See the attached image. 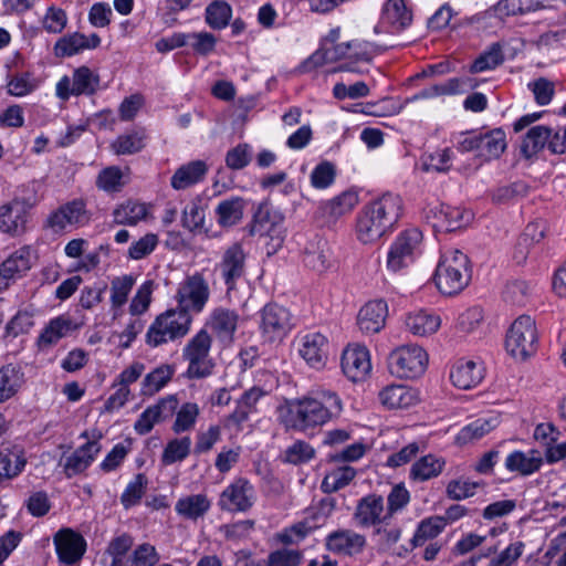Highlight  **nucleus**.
Returning a JSON list of instances; mask_svg holds the SVG:
<instances>
[{
    "mask_svg": "<svg viewBox=\"0 0 566 566\" xmlns=\"http://www.w3.org/2000/svg\"><path fill=\"white\" fill-rule=\"evenodd\" d=\"M343 410L339 396L332 390H316L311 396L293 399L279 408L286 428L306 431L337 418Z\"/></svg>",
    "mask_w": 566,
    "mask_h": 566,
    "instance_id": "nucleus-1",
    "label": "nucleus"
},
{
    "mask_svg": "<svg viewBox=\"0 0 566 566\" xmlns=\"http://www.w3.org/2000/svg\"><path fill=\"white\" fill-rule=\"evenodd\" d=\"M402 200L398 195L387 192L366 206L357 216L356 237L363 244L377 242L398 222Z\"/></svg>",
    "mask_w": 566,
    "mask_h": 566,
    "instance_id": "nucleus-2",
    "label": "nucleus"
},
{
    "mask_svg": "<svg viewBox=\"0 0 566 566\" xmlns=\"http://www.w3.org/2000/svg\"><path fill=\"white\" fill-rule=\"evenodd\" d=\"M468 256L459 250H450L442 254L436 272L434 282L444 295L461 292L471 279Z\"/></svg>",
    "mask_w": 566,
    "mask_h": 566,
    "instance_id": "nucleus-3",
    "label": "nucleus"
},
{
    "mask_svg": "<svg viewBox=\"0 0 566 566\" xmlns=\"http://www.w3.org/2000/svg\"><path fill=\"white\" fill-rule=\"evenodd\" d=\"M192 315L186 310L169 308L159 314L148 327L146 344L158 347L184 338L190 331Z\"/></svg>",
    "mask_w": 566,
    "mask_h": 566,
    "instance_id": "nucleus-4",
    "label": "nucleus"
},
{
    "mask_svg": "<svg viewBox=\"0 0 566 566\" xmlns=\"http://www.w3.org/2000/svg\"><path fill=\"white\" fill-rule=\"evenodd\" d=\"M211 346L212 337L206 328H201L187 342L182 348V358L188 363V379H202L212 374L214 363L209 357Z\"/></svg>",
    "mask_w": 566,
    "mask_h": 566,
    "instance_id": "nucleus-5",
    "label": "nucleus"
},
{
    "mask_svg": "<svg viewBox=\"0 0 566 566\" xmlns=\"http://www.w3.org/2000/svg\"><path fill=\"white\" fill-rule=\"evenodd\" d=\"M506 350L515 358L525 360L537 349L535 321L528 315L516 318L506 334Z\"/></svg>",
    "mask_w": 566,
    "mask_h": 566,
    "instance_id": "nucleus-6",
    "label": "nucleus"
},
{
    "mask_svg": "<svg viewBox=\"0 0 566 566\" xmlns=\"http://www.w3.org/2000/svg\"><path fill=\"white\" fill-rule=\"evenodd\" d=\"M31 196L14 197L6 205L0 206V231L10 235H19L25 231L29 211L38 203L35 187H29Z\"/></svg>",
    "mask_w": 566,
    "mask_h": 566,
    "instance_id": "nucleus-7",
    "label": "nucleus"
},
{
    "mask_svg": "<svg viewBox=\"0 0 566 566\" xmlns=\"http://www.w3.org/2000/svg\"><path fill=\"white\" fill-rule=\"evenodd\" d=\"M427 361V353L417 345L399 347L391 352L388 357L390 373L406 379H412L422 375Z\"/></svg>",
    "mask_w": 566,
    "mask_h": 566,
    "instance_id": "nucleus-8",
    "label": "nucleus"
},
{
    "mask_svg": "<svg viewBox=\"0 0 566 566\" xmlns=\"http://www.w3.org/2000/svg\"><path fill=\"white\" fill-rule=\"evenodd\" d=\"M422 241V233L417 228L402 231L390 245L387 254V268L400 271L413 263Z\"/></svg>",
    "mask_w": 566,
    "mask_h": 566,
    "instance_id": "nucleus-9",
    "label": "nucleus"
},
{
    "mask_svg": "<svg viewBox=\"0 0 566 566\" xmlns=\"http://www.w3.org/2000/svg\"><path fill=\"white\" fill-rule=\"evenodd\" d=\"M247 258V252L239 242L232 243L223 251L220 261L216 265V271L220 274L227 287V293L234 291L238 282L245 276Z\"/></svg>",
    "mask_w": 566,
    "mask_h": 566,
    "instance_id": "nucleus-10",
    "label": "nucleus"
},
{
    "mask_svg": "<svg viewBox=\"0 0 566 566\" xmlns=\"http://www.w3.org/2000/svg\"><path fill=\"white\" fill-rule=\"evenodd\" d=\"M210 297V289L208 282L201 273H195L187 276L180 283L177 291V302L179 310H186L188 313H201Z\"/></svg>",
    "mask_w": 566,
    "mask_h": 566,
    "instance_id": "nucleus-11",
    "label": "nucleus"
},
{
    "mask_svg": "<svg viewBox=\"0 0 566 566\" xmlns=\"http://www.w3.org/2000/svg\"><path fill=\"white\" fill-rule=\"evenodd\" d=\"M292 327V315L284 306L270 303L261 311V331L269 342L283 339Z\"/></svg>",
    "mask_w": 566,
    "mask_h": 566,
    "instance_id": "nucleus-12",
    "label": "nucleus"
},
{
    "mask_svg": "<svg viewBox=\"0 0 566 566\" xmlns=\"http://www.w3.org/2000/svg\"><path fill=\"white\" fill-rule=\"evenodd\" d=\"M179 401L176 395H167L160 398L155 405L147 407L134 423V430L139 436L149 433L155 424L170 419Z\"/></svg>",
    "mask_w": 566,
    "mask_h": 566,
    "instance_id": "nucleus-13",
    "label": "nucleus"
},
{
    "mask_svg": "<svg viewBox=\"0 0 566 566\" xmlns=\"http://www.w3.org/2000/svg\"><path fill=\"white\" fill-rule=\"evenodd\" d=\"M255 501L254 486L243 478L234 480L221 493L219 506L229 512H247Z\"/></svg>",
    "mask_w": 566,
    "mask_h": 566,
    "instance_id": "nucleus-14",
    "label": "nucleus"
},
{
    "mask_svg": "<svg viewBox=\"0 0 566 566\" xmlns=\"http://www.w3.org/2000/svg\"><path fill=\"white\" fill-rule=\"evenodd\" d=\"M86 205L82 199H74L51 212L46 219L45 226L53 232L63 231L67 224L83 226L87 223Z\"/></svg>",
    "mask_w": 566,
    "mask_h": 566,
    "instance_id": "nucleus-15",
    "label": "nucleus"
},
{
    "mask_svg": "<svg viewBox=\"0 0 566 566\" xmlns=\"http://www.w3.org/2000/svg\"><path fill=\"white\" fill-rule=\"evenodd\" d=\"M340 366L344 375L353 382L364 380L371 370L368 349L359 344L348 345L343 350Z\"/></svg>",
    "mask_w": 566,
    "mask_h": 566,
    "instance_id": "nucleus-16",
    "label": "nucleus"
},
{
    "mask_svg": "<svg viewBox=\"0 0 566 566\" xmlns=\"http://www.w3.org/2000/svg\"><path fill=\"white\" fill-rule=\"evenodd\" d=\"M53 542L60 562L65 565L78 563L86 551L84 537L71 528L60 530L54 535Z\"/></svg>",
    "mask_w": 566,
    "mask_h": 566,
    "instance_id": "nucleus-17",
    "label": "nucleus"
},
{
    "mask_svg": "<svg viewBox=\"0 0 566 566\" xmlns=\"http://www.w3.org/2000/svg\"><path fill=\"white\" fill-rule=\"evenodd\" d=\"M358 203V196L344 191L331 200L322 202L316 211V219L322 226L331 227L343 216L349 213Z\"/></svg>",
    "mask_w": 566,
    "mask_h": 566,
    "instance_id": "nucleus-18",
    "label": "nucleus"
},
{
    "mask_svg": "<svg viewBox=\"0 0 566 566\" xmlns=\"http://www.w3.org/2000/svg\"><path fill=\"white\" fill-rule=\"evenodd\" d=\"M325 546L334 554L352 557L365 549L366 537L353 530L342 528L326 536Z\"/></svg>",
    "mask_w": 566,
    "mask_h": 566,
    "instance_id": "nucleus-19",
    "label": "nucleus"
},
{
    "mask_svg": "<svg viewBox=\"0 0 566 566\" xmlns=\"http://www.w3.org/2000/svg\"><path fill=\"white\" fill-rule=\"evenodd\" d=\"M384 510L382 496L369 494L358 501L353 518L360 527L376 526L389 518L387 513L382 515Z\"/></svg>",
    "mask_w": 566,
    "mask_h": 566,
    "instance_id": "nucleus-20",
    "label": "nucleus"
},
{
    "mask_svg": "<svg viewBox=\"0 0 566 566\" xmlns=\"http://www.w3.org/2000/svg\"><path fill=\"white\" fill-rule=\"evenodd\" d=\"M238 323L239 314L234 310L217 307L211 312L206 326L210 327L219 342L229 345L233 342Z\"/></svg>",
    "mask_w": 566,
    "mask_h": 566,
    "instance_id": "nucleus-21",
    "label": "nucleus"
},
{
    "mask_svg": "<svg viewBox=\"0 0 566 566\" xmlns=\"http://www.w3.org/2000/svg\"><path fill=\"white\" fill-rule=\"evenodd\" d=\"M30 256V248L22 247L1 263L0 291L8 289L11 282L20 279L31 269Z\"/></svg>",
    "mask_w": 566,
    "mask_h": 566,
    "instance_id": "nucleus-22",
    "label": "nucleus"
},
{
    "mask_svg": "<svg viewBox=\"0 0 566 566\" xmlns=\"http://www.w3.org/2000/svg\"><path fill=\"white\" fill-rule=\"evenodd\" d=\"M476 84L470 77H452L444 83H439L424 87L415 95L407 97L405 104L413 103L419 99L434 98L444 95H454L464 93L468 90L474 88Z\"/></svg>",
    "mask_w": 566,
    "mask_h": 566,
    "instance_id": "nucleus-23",
    "label": "nucleus"
},
{
    "mask_svg": "<svg viewBox=\"0 0 566 566\" xmlns=\"http://www.w3.org/2000/svg\"><path fill=\"white\" fill-rule=\"evenodd\" d=\"M327 338L321 333H310L301 338L298 353L313 368L324 367L327 360Z\"/></svg>",
    "mask_w": 566,
    "mask_h": 566,
    "instance_id": "nucleus-24",
    "label": "nucleus"
},
{
    "mask_svg": "<svg viewBox=\"0 0 566 566\" xmlns=\"http://www.w3.org/2000/svg\"><path fill=\"white\" fill-rule=\"evenodd\" d=\"M387 315L388 307L385 301H370L366 303L358 313V327L366 334L378 333L385 326Z\"/></svg>",
    "mask_w": 566,
    "mask_h": 566,
    "instance_id": "nucleus-25",
    "label": "nucleus"
},
{
    "mask_svg": "<svg viewBox=\"0 0 566 566\" xmlns=\"http://www.w3.org/2000/svg\"><path fill=\"white\" fill-rule=\"evenodd\" d=\"M354 46V42L335 43L331 46L323 44L301 65V72H311L326 63H333L347 56L348 51Z\"/></svg>",
    "mask_w": 566,
    "mask_h": 566,
    "instance_id": "nucleus-26",
    "label": "nucleus"
},
{
    "mask_svg": "<svg viewBox=\"0 0 566 566\" xmlns=\"http://www.w3.org/2000/svg\"><path fill=\"white\" fill-rule=\"evenodd\" d=\"M101 447L97 441H87L70 454L64 463L63 470L67 478H72L84 472L94 461Z\"/></svg>",
    "mask_w": 566,
    "mask_h": 566,
    "instance_id": "nucleus-27",
    "label": "nucleus"
},
{
    "mask_svg": "<svg viewBox=\"0 0 566 566\" xmlns=\"http://www.w3.org/2000/svg\"><path fill=\"white\" fill-rule=\"evenodd\" d=\"M483 371V367L475 361L460 359L451 369L450 379L459 389L468 390L481 382Z\"/></svg>",
    "mask_w": 566,
    "mask_h": 566,
    "instance_id": "nucleus-28",
    "label": "nucleus"
},
{
    "mask_svg": "<svg viewBox=\"0 0 566 566\" xmlns=\"http://www.w3.org/2000/svg\"><path fill=\"white\" fill-rule=\"evenodd\" d=\"M74 328L73 321L65 315L52 318L38 337L36 345L39 349H50Z\"/></svg>",
    "mask_w": 566,
    "mask_h": 566,
    "instance_id": "nucleus-29",
    "label": "nucleus"
},
{
    "mask_svg": "<svg viewBox=\"0 0 566 566\" xmlns=\"http://www.w3.org/2000/svg\"><path fill=\"white\" fill-rule=\"evenodd\" d=\"M27 464L23 448L20 446L4 447L0 450V483L17 478Z\"/></svg>",
    "mask_w": 566,
    "mask_h": 566,
    "instance_id": "nucleus-30",
    "label": "nucleus"
},
{
    "mask_svg": "<svg viewBox=\"0 0 566 566\" xmlns=\"http://www.w3.org/2000/svg\"><path fill=\"white\" fill-rule=\"evenodd\" d=\"M282 221L283 218L281 214L274 211L268 202H262L253 214L250 234L273 237L276 227H279Z\"/></svg>",
    "mask_w": 566,
    "mask_h": 566,
    "instance_id": "nucleus-31",
    "label": "nucleus"
},
{
    "mask_svg": "<svg viewBox=\"0 0 566 566\" xmlns=\"http://www.w3.org/2000/svg\"><path fill=\"white\" fill-rule=\"evenodd\" d=\"M207 172L208 166L203 160H192L175 171L170 185L176 190H184L203 180Z\"/></svg>",
    "mask_w": 566,
    "mask_h": 566,
    "instance_id": "nucleus-32",
    "label": "nucleus"
},
{
    "mask_svg": "<svg viewBox=\"0 0 566 566\" xmlns=\"http://www.w3.org/2000/svg\"><path fill=\"white\" fill-rule=\"evenodd\" d=\"M332 252L326 240L316 239L305 248L303 262L305 266L317 273L325 272L331 266Z\"/></svg>",
    "mask_w": 566,
    "mask_h": 566,
    "instance_id": "nucleus-33",
    "label": "nucleus"
},
{
    "mask_svg": "<svg viewBox=\"0 0 566 566\" xmlns=\"http://www.w3.org/2000/svg\"><path fill=\"white\" fill-rule=\"evenodd\" d=\"M543 464V459L537 450H531L528 453L523 451H513L505 460V468L511 472H517L521 475H531L537 472Z\"/></svg>",
    "mask_w": 566,
    "mask_h": 566,
    "instance_id": "nucleus-34",
    "label": "nucleus"
},
{
    "mask_svg": "<svg viewBox=\"0 0 566 566\" xmlns=\"http://www.w3.org/2000/svg\"><path fill=\"white\" fill-rule=\"evenodd\" d=\"M381 19L390 24L394 30L400 31L412 22V12L406 6L405 0H387L381 10Z\"/></svg>",
    "mask_w": 566,
    "mask_h": 566,
    "instance_id": "nucleus-35",
    "label": "nucleus"
},
{
    "mask_svg": "<svg viewBox=\"0 0 566 566\" xmlns=\"http://www.w3.org/2000/svg\"><path fill=\"white\" fill-rule=\"evenodd\" d=\"M247 202L241 197H231L219 202L216 218L219 226L229 228L238 224L243 218Z\"/></svg>",
    "mask_w": 566,
    "mask_h": 566,
    "instance_id": "nucleus-36",
    "label": "nucleus"
},
{
    "mask_svg": "<svg viewBox=\"0 0 566 566\" xmlns=\"http://www.w3.org/2000/svg\"><path fill=\"white\" fill-rule=\"evenodd\" d=\"M379 400L389 409H403L412 406L417 397L410 388L403 385H391L379 392Z\"/></svg>",
    "mask_w": 566,
    "mask_h": 566,
    "instance_id": "nucleus-37",
    "label": "nucleus"
},
{
    "mask_svg": "<svg viewBox=\"0 0 566 566\" xmlns=\"http://www.w3.org/2000/svg\"><path fill=\"white\" fill-rule=\"evenodd\" d=\"M211 503L205 494H192L181 497L175 505L176 512L184 518L197 521L206 515Z\"/></svg>",
    "mask_w": 566,
    "mask_h": 566,
    "instance_id": "nucleus-38",
    "label": "nucleus"
},
{
    "mask_svg": "<svg viewBox=\"0 0 566 566\" xmlns=\"http://www.w3.org/2000/svg\"><path fill=\"white\" fill-rule=\"evenodd\" d=\"M552 136V128L545 125H536L528 129L522 145L521 153L525 158H532L545 147L548 148V139Z\"/></svg>",
    "mask_w": 566,
    "mask_h": 566,
    "instance_id": "nucleus-39",
    "label": "nucleus"
},
{
    "mask_svg": "<svg viewBox=\"0 0 566 566\" xmlns=\"http://www.w3.org/2000/svg\"><path fill=\"white\" fill-rule=\"evenodd\" d=\"M446 464L442 458L433 454H427L416 461L410 470V479L413 481L423 482L438 476Z\"/></svg>",
    "mask_w": 566,
    "mask_h": 566,
    "instance_id": "nucleus-40",
    "label": "nucleus"
},
{
    "mask_svg": "<svg viewBox=\"0 0 566 566\" xmlns=\"http://www.w3.org/2000/svg\"><path fill=\"white\" fill-rule=\"evenodd\" d=\"M440 317L426 312L419 311L413 314H409L406 317V326L407 328L415 335L426 336L429 334H433L438 331L440 326Z\"/></svg>",
    "mask_w": 566,
    "mask_h": 566,
    "instance_id": "nucleus-41",
    "label": "nucleus"
},
{
    "mask_svg": "<svg viewBox=\"0 0 566 566\" xmlns=\"http://www.w3.org/2000/svg\"><path fill=\"white\" fill-rule=\"evenodd\" d=\"M505 148V133L501 128L481 134L479 156L485 159H496L504 153Z\"/></svg>",
    "mask_w": 566,
    "mask_h": 566,
    "instance_id": "nucleus-42",
    "label": "nucleus"
},
{
    "mask_svg": "<svg viewBox=\"0 0 566 566\" xmlns=\"http://www.w3.org/2000/svg\"><path fill=\"white\" fill-rule=\"evenodd\" d=\"M446 525L441 516H431L422 520L410 541V548H406V552L412 551L418 546H422L428 539L437 537Z\"/></svg>",
    "mask_w": 566,
    "mask_h": 566,
    "instance_id": "nucleus-43",
    "label": "nucleus"
},
{
    "mask_svg": "<svg viewBox=\"0 0 566 566\" xmlns=\"http://www.w3.org/2000/svg\"><path fill=\"white\" fill-rule=\"evenodd\" d=\"M174 368L164 364L147 374L142 382L140 394L143 396H153L163 389L172 378Z\"/></svg>",
    "mask_w": 566,
    "mask_h": 566,
    "instance_id": "nucleus-44",
    "label": "nucleus"
},
{
    "mask_svg": "<svg viewBox=\"0 0 566 566\" xmlns=\"http://www.w3.org/2000/svg\"><path fill=\"white\" fill-rule=\"evenodd\" d=\"M73 95H93L99 86V76L83 65L74 70L72 75Z\"/></svg>",
    "mask_w": 566,
    "mask_h": 566,
    "instance_id": "nucleus-45",
    "label": "nucleus"
},
{
    "mask_svg": "<svg viewBox=\"0 0 566 566\" xmlns=\"http://www.w3.org/2000/svg\"><path fill=\"white\" fill-rule=\"evenodd\" d=\"M147 216L145 203L128 200L119 205L113 212L114 222L116 224L136 226Z\"/></svg>",
    "mask_w": 566,
    "mask_h": 566,
    "instance_id": "nucleus-46",
    "label": "nucleus"
},
{
    "mask_svg": "<svg viewBox=\"0 0 566 566\" xmlns=\"http://www.w3.org/2000/svg\"><path fill=\"white\" fill-rule=\"evenodd\" d=\"M23 382V374L19 368L7 365L0 368V402L13 397Z\"/></svg>",
    "mask_w": 566,
    "mask_h": 566,
    "instance_id": "nucleus-47",
    "label": "nucleus"
},
{
    "mask_svg": "<svg viewBox=\"0 0 566 566\" xmlns=\"http://www.w3.org/2000/svg\"><path fill=\"white\" fill-rule=\"evenodd\" d=\"M496 427V419L479 418L463 427L455 437L458 444H468L481 439Z\"/></svg>",
    "mask_w": 566,
    "mask_h": 566,
    "instance_id": "nucleus-48",
    "label": "nucleus"
},
{
    "mask_svg": "<svg viewBox=\"0 0 566 566\" xmlns=\"http://www.w3.org/2000/svg\"><path fill=\"white\" fill-rule=\"evenodd\" d=\"M437 222L436 227H440L446 231H454L464 226V211L460 208L441 205L439 208L430 209Z\"/></svg>",
    "mask_w": 566,
    "mask_h": 566,
    "instance_id": "nucleus-49",
    "label": "nucleus"
},
{
    "mask_svg": "<svg viewBox=\"0 0 566 566\" xmlns=\"http://www.w3.org/2000/svg\"><path fill=\"white\" fill-rule=\"evenodd\" d=\"M231 17L232 8L226 1L217 0L206 8V23L213 30L224 29L229 24Z\"/></svg>",
    "mask_w": 566,
    "mask_h": 566,
    "instance_id": "nucleus-50",
    "label": "nucleus"
},
{
    "mask_svg": "<svg viewBox=\"0 0 566 566\" xmlns=\"http://www.w3.org/2000/svg\"><path fill=\"white\" fill-rule=\"evenodd\" d=\"M159 560L157 548L150 543H142L126 557L125 566H156Z\"/></svg>",
    "mask_w": 566,
    "mask_h": 566,
    "instance_id": "nucleus-51",
    "label": "nucleus"
},
{
    "mask_svg": "<svg viewBox=\"0 0 566 566\" xmlns=\"http://www.w3.org/2000/svg\"><path fill=\"white\" fill-rule=\"evenodd\" d=\"M356 476V470L349 465H344L328 473L321 485L325 493L336 492L347 486Z\"/></svg>",
    "mask_w": 566,
    "mask_h": 566,
    "instance_id": "nucleus-52",
    "label": "nucleus"
},
{
    "mask_svg": "<svg viewBox=\"0 0 566 566\" xmlns=\"http://www.w3.org/2000/svg\"><path fill=\"white\" fill-rule=\"evenodd\" d=\"M190 448L191 439L189 437L170 440L161 454L163 464L170 465L184 461L189 455Z\"/></svg>",
    "mask_w": 566,
    "mask_h": 566,
    "instance_id": "nucleus-53",
    "label": "nucleus"
},
{
    "mask_svg": "<svg viewBox=\"0 0 566 566\" xmlns=\"http://www.w3.org/2000/svg\"><path fill=\"white\" fill-rule=\"evenodd\" d=\"M84 40L85 35L80 32H74L72 34L60 38L53 48L54 55L56 57H65L78 54L80 52L86 50Z\"/></svg>",
    "mask_w": 566,
    "mask_h": 566,
    "instance_id": "nucleus-54",
    "label": "nucleus"
},
{
    "mask_svg": "<svg viewBox=\"0 0 566 566\" xmlns=\"http://www.w3.org/2000/svg\"><path fill=\"white\" fill-rule=\"evenodd\" d=\"M148 485V480L143 473L135 475L120 495L122 505L128 510L137 505L144 496Z\"/></svg>",
    "mask_w": 566,
    "mask_h": 566,
    "instance_id": "nucleus-55",
    "label": "nucleus"
},
{
    "mask_svg": "<svg viewBox=\"0 0 566 566\" xmlns=\"http://www.w3.org/2000/svg\"><path fill=\"white\" fill-rule=\"evenodd\" d=\"M135 282L136 280L133 275L117 276L112 280L111 302L113 308H119L127 302Z\"/></svg>",
    "mask_w": 566,
    "mask_h": 566,
    "instance_id": "nucleus-56",
    "label": "nucleus"
},
{
    "mask_svg": "<svg viewBox=\"0 0 566 566\" xmlns=\"http://www.w3.org/2000/svg\"><path fill=\"white\" fill-rule=\"evenodd\" d=\"M176 420L172 424V430L176 433H181L190 430L199 416V407L195 402H186L180 409L176 410Z\"/></svg>",
    "mask_w": 566,
    "mask_h": 566,
    "instance_id": "nucleus-57",
    "label": "nucleus"
},
{
    "mask_svg": "<svg viewBox=\"0 0 566 566\" xmlns=\"http://www.w3.org/2000/svg\"><path fill=\"white\" fill-rule=\"evenodd\" d=\"M502 48L499 43H493L491 48L481 54L471 65L472 73L484 72L493 70L503 62Z\"/></svg>",
    "mask_w": 566,
    "mask_h": 566,
    "instance_id": "nucleus-58",
    "label": "nucleus"
},
{
    "mask_svg": "<svg viewBox=\"0 0 566 566\" xmlns=\"http://www.w3.org/2000/svg\"><path fill=\"white\" fill-rule=\"evenodd\" d=\"M125 185L124 175L120 168L111 166L103 169L96 180V186L107 192L119 191Z\"/></svg>",
    "mask_w": 566,
    "mask_h": 566,
    "instance_id": "nucleus-59",
    "label": "nucleus"
},
{
    "mask_svg": "<svg viewBox=\"0 0 566 566\" xmlns=\"http://www.w3.org/2000/svg\"><path fill=\"white\" fill-rule=\"evenodd\" d=\"M314 457V448L303 440L295 441L284 452V461L294 465L306 463Z\"/></svg>",
    "mask_w": 566,
    "mask_h": 566,
    "instance_id": "nucleus-60",
    "label": "nucleus"
},
{
    "mask_svg": "<svg viewBox=\"0 0 566 566\" xmlns=\"http://www.w3.org/2000/svg\"><path fill=\"white\" fill-rule=\"evenodd\" d=\"M252 160V148L249 144H238L229 149L226 155V165L232 170L245 168Z\"/></svg>",
    "mask_w": 566,
    "mask_h": 566,
    "instance_id": "nucleus-61",
    "label": "nucleus"
},
{
    "mask_svg": "<svg viewBox=\"0 0 566 566\" xmlns=\"http://www.w3.org/2000/svg\"><path fill=\"white\" fill-rule=\"evenodd\" d=\"M144 135L139 133H132L120 135L112 144V148L117 155H132L140 151L144 148Z\"/></svg>",
    "mask_w": 566,
    "mask_h": 566,
    "instance_id": "nucleus-62",
    "label": "nucleus"
},
{
    "mask_svg": "<svg viewBox=\"0 0 566 566\" xmlns=\"http://www.w3.org/2000/svg\"><path fill=\"white\" fill-rule=\"evenodd\" d=\"M336 177L335 165L331 161L319 163L311 174V184L316 189H325L329 187Z\"/></svg>",
    "mask_w": 566,
    "mask_h": 566,
    "instance_id": "nucleus-63",
    "label": "nucleus"
},
{
    "mask_svg": "<svg viewBox=\"0 0 566 566\" xmlns=\"http://www.w3.org/2000/svg\"><path fill=\"white\" fill-rule=\"evenodd\" d=\"M303 555L297 549L281 548L268 556L266 566H298Z\"/></svg>",
    "mask_w": 566,
    "mask_h": 566,
    "instance_id": "nucleus-64",
    "label": "nucleus"
}]
</instances>
